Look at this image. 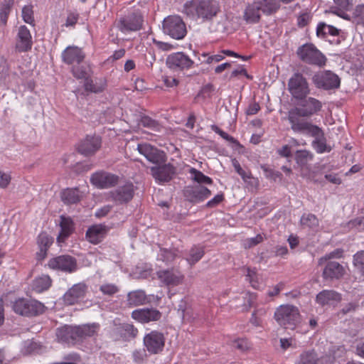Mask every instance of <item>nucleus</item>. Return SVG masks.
<instances>
[{"mask_svg":"<svg viewBox=\"0 0 364 364\" xmlns=\"http://www.w3.org/2000/svg\"><path fill=\"white\" fill-rule=\"evenodd\" d=\"M322 107V102L314 97L304 98L299 107L291 109L288 112L287 119L291 130L296 133L316 126L302 117H311L316 114L321 110Z\"/></svg>","mask_w":364,"mask_h":364,"instance_id":"f257e3e1","label":"nucleus"},{"mask_svg":"<svg viewBox=\"0 0 364 364\" xmlns=\"http://www.w3.org/2000/svg\"><path fill=\"white\" fill-rule=\"evenodd\" d=\"M220 11V6L215 0H190L183 5V12L192 18L209 21Z\"/></svg>","mask_w":364,"mask_h":364,"instance_id":"f03ea898","label":"nucleus"},{"mask_svg":"<svg viewBox=\"0 0 364 364\" xmlns=\"http://www.w3.org/2000/svg\"><path fill=\"white\" fill-rule=\"evenodd\" d=\"M274 318L281 326L294 328L300 321L299 309L290 304L279 306L275 311Z\"/></svg>","mask_w":364,"mask_h":364,"instance_id":"7ed1b4c3","label":"nucleus"},{"mask_svg":"<svg viewBox=\"0 0 364 364\" xmlns=\"http://www.w3.org/2000/svg\"><path fill=\"white\" fill-rule=\"evenodd\" d=\"M162 28L165 34L176 40L183 39L187 33L186 25L178 16H169L165 18Z\"/></svg>","mask_w":364,"mask_h":364,"instance_id":"20e7f679","label":"nucleus"},{"mask_svg":"<svg viewBox=\"0 0 364 364\" xmlns=\"http://www.w3.org/2000/svg\"><path fill=\"white\" fill-rule=\"evenodd\" d=\"M15 313L26 316H36L44 311V305L36 301L26 299H16L12 304Z\"/></svg>","mask_w":364,"mask_h":364,"instance_id":"39448f33","label":"nucleus"},{"mask_svg":"<svg viewBox=\"0 0 364 364\" xmlns=\"http://www.w3.org/2000/svg\"><path fill=\"white\" fill-rule=\"evenodd\" d=\"M296 53L299 58L306 63L322 67L326 63V58L312 44L300 46Z\"/></svg>","mask_w":364,"mask_h":364,"instance_id":"423d86ee","label":"nucleus"},{"mask_svg":"<svg viewBox=\"0 0 364 364\" xmlns=\"http://www.w3.org/2000/svg\"><path fill=\"white\" fill-rule=\"evenodd\" d=\"M143 17L136 13H130L119 18L115 25L117 28L122 33L127 34L131 32L139 31L142 28Z\"/></svg>","mask_w":364,"mask_h":364,"instance_id":"0eeeda50","label":"nucleus"},{"mask_svg":"<svg viewBox=\"0 0 364 364\" xmlns=\"http://www.w3.org/2000/svg\"><path fill=\"white\" fill-rule=\"evenodd\" d=\"M288 90L291 96L296 100H303L310 93L309 83L300 73H295L290 77Z\"/></svg>","mask_w":364,"mask_h":364,"instance_id":"6e6552de","label":"nucleus"},{"mask_svg":"<svg viewBox=\"0 0 364 364\" xmlns=\"http://www.w3.org/2000/svg\"><path fill=\"white\" fill-rule=\"evenodd\" d=\"M297 133L314 137V140L312 142V146L318 154L331 151V148L330 146L326 144V139L324 133L318 126L311 127L306 129L298 132Z\"/></svg>","mask_w":364,"mask_h":364,"instance_id":"1a4fd4ad","label":"nucleus"},{"mask_svg":"<svg viewBox=\"0 0 364 364\" xmlns=\"http://www.w3.org/2000/svg\"><path fill=\"white\" fill-rule=\"evenodd\" d=\"M144 345L151 354L160 353L165 346V337L162 333L152 331L144 337Z\"/></svg>","mask_w":364,"mask_h":364,"instance_id":"9d476101","label":"nucleus"},{"mask_svg":"<svg viewBox=\"0 0 364 364\" xmlns=\"http://www.w3.org/2000/svg\"><path fill=\"white\" fill-rule=\"evenodd\" d=\"M48 266L50 269L71 273L76 271L77 265L76 259L70 255H60L51 258Z\"/></svg>","mask_w":364,"mask_h":364,"instance_id":"9b49d317","label":"nucleus"},{"mask_svg":"<svg viewBox=\"0 0 364 364\" xmlns=\"http://www.w3.org/2000/svg\"><path fill=\"white\" fill-rule=\"evenodd\" d=\"M313 82L317 87L324 90L337 88L340 85L338 76L330 70L316 74L313 77Z\"/></svg>","mask_w":364,"mask_h":364,"instance_id":"f8f14e48","label":"nucleus"},{"mask_svg":"<svg viewBox=\"0 0 364 364\" xmlns=\"http://www.w3.org/2000/svg\"><path fill=\"white\" fill-rule=\"evenodd\" d=\"M87 291V286L84 282L73 285L63 296L64 304L74 305L82 301Z\"/></svg>","mask_w":364,"mask_h":364,"instance_id":"ddd939ff","label":"nucleus"},{"mask_svg":"<svg viewBox=\"0 0 364 364\" xmlns=\"http://www.w3.org/2000/svg\"><path fill=\"white\" fill-rule=\"evenodd\" d=\"M322 277L326 281H335L342 279L346 274L347 266L336 261H328L324 264Z\"/></svg>","mask_w":364,"mask_h":364,"instance_id":"4468645a","label":"nucleus"},{"mask_svg":"<svg viewBox=\"0 0 364 364\" xmlns=\"http://www.w3.org/2000/svg\"><path fill=\"white\" fill-rule=\"evenodd\" d=\"M137 150L152 164H159L165 162L166 161L165 153L149 144H139L137 146Z\"/></svg>","mask_w":364,"mask_h":364,"instance_id":"2eb2a0df","label":"nucleus"},{"mask_svg":"<svg viewBox=\"0 0 364 364\" xmlns=\"http://www.w3.org/2000/svg\"><path fill=\"white\" fill-rule=\"evenodd\" d=\"M194 62L182 52L169 55L166 59L168 67L174 70H188L193 67Z\"/></svg>","mask_w":364,"mask_h":364,"instance_id":"dca6fc26","label":"nucleus"},{"mask_svg":"<svg viewBox=\"0 0 364 364\" xmlns=\"http://www.w3.org/2000/svg\"><path fill=\"white\" fill-rule=\"evenodd\" d=\"M118 180V176L105 171L95 172L90 177L91 183L100 189L114 186L117 184Z\"/></svg>","mask_w":364,"mask_h":364,"instance_id":"f3484780","label":"nucleus"},{"mask_svg":"<svg viewBox=\"0 0 364 364\" xmlns=\"http://www.w3.org/2000/svg\"><path fill=\"white\" fill-rule=\"evenodd\" d=\"M32 46V36L29 29L24 25L19 26L16 36V50L18 53H25L30 50Z\"/></svg>","mask_w":364,"mask_h":364,"instance_id":"a211bd4d","label":"nucleus"},{"mask_svg":"<svg viewBox=\"0 0 364 364\" xmlns=\"http://www.w3.org/2000/svg\"><path fill=\"white\" fill-rule=\"evenodd\" d=\"M134 196V186L132 183H127L108 193V199L117 204L127 203Z\"/></svg>","mask_w":364,"mask_h":364,"instance_id":"6ab92c4d","label":"nucleus"},{"mask_svg":"<svg viewBox=\"0 0 364 364\" xmlns=\"http://www.w3.org/2000/svg\"><path fill=\"white\" fill-rule=\"evenodd\" d=\"M102 145L101 137L97 135H87L79 144L78 151L85 156L93 155Z\"/></svg>","mask_w":364,"mask_h":364,"instance_id":"aec40b11","label":"nucleus"},{"mask_svg":"<svg viewBox=\"0 0 364 364\" xmlns=\"http://www.w3.org/2000/svg\"><path fill=\"white\" fill-rule=\"evenodd\" d=\"M157 276L161 282L168 287H175L183 283L184 275L178 269L160 270Z\"/></svg>","mask_w":364,"mask_h":364,"instance_id":"412c9836","label":"nucleus"},{"mask_svg":"<svg viewBox=\"0 0 364 364\" xmlns=\"http://www.w3.org/2000/svg\"><path fill=\"white\" fill-rule=\"evenodd\" d=\"M211 192L201 185L187 186L184 190V196L191 203H200L210 197Z\"/></svg>","mask_w":364,"mask_h":364,"instance_id":"4be33fe9","label":"nucleus"},{"mask_svg":"<svg viewBox=\"0 0 364 364\" xmlns=\"http://www.w3.org/2000/svg\"><path fill=\"white\" fill-rule=\"evenodd\" d=\"M132 318L141 323L156 321L161 318V313L153 308L136 309L132 313Z\"/></svg>","mask_w":364,"mask_h":364,"instance_id":"5701e85b","label":"nucleus"},{"mask_svg":"<svg viewBox=\"0 0 364 364\" xmlns=\"http://www.w3.org/2000/svg\"><path fill=\"white\" fill-rule=\"evenodd\" d=\"M63 61L68 65H79L85 58V54L82 49L77 46H68L61 54Z\"/></svg>","mask_w":364,"mask_h":364,"instance_id":"b1692460","label":"nucleus"},{"mask_svg":"<svg viewBox=\"0 0 364 364\" xmlns=\"http://www.w3.org/2000/svg\"><path fill=\"white\" fill-rule=\"evenodd\" d=\"M77 333L75 326L65 325L56 330V338L58 342L66 344H74L77 341Z\"/></svg>","mask_w":364,"mask_h":364,"instance_id":"393cba45","label":"nucleus"},{"mask_svg":"<svg viewBox=\"0 0 364 364\" xmlns=\"http://www.w3.org/2000/svg\"><path fill=\"white\" fill-rule=\"evenodd\" d=\"M151 171L153 177L159 183L169 181L176 173V168L170 164L161 166L151 167Z\"/></svg>","mask_w":364,"mask_h":364,"instance_id":"a878e982","label":"nucleus"},{"mask_svg":"<svg viewBox=\"0 0 364 364\" xmlns=\"http://www.w3.org/2000/svg\"><path fill=\"white\" fill-rule=\"evenodd\" d=\"M107 234L106 227L103 225H94L90 227L86 232V239L92 244L100 243Z\"/></svg>","mask_w":364,"mask_h":364,"instance_id":"bb28decb","label":"nucleus"},{"mask_svg":"<svg viewBox=\"0 0 364 364\" xmlns=\"http://www.w3.org/2000/svg\"><path fill=\"white\" fill-rule=\"evenodd\" d=\"M60 218V231L57 238V241L59 243L64 242L74 230L73 222L70 218L61 215Z\"/></svg>","mask_w":364,"mask_h":364,"instance_id":"cd10ccee","label":"nucleus"},{"mask_svg":"<svg viewBox=\"0 0 364 364\" xmlns=\"http://www.w3.org/2000/svg\"><path fill=\"white\" fill-rule=\"evenodd\" d=\"M341 299V294L333 290H323L316 296V301L322 306L332 304Z\"/></svg>","mask_w":364,"mask_h":364,"instance_id":"c85d7f7f","label":"nucleus"},{"mask_svg":"<svg viewBox=\"0 0 364 364\" xmlns=\"http://www.w3.org/2000/svg\"><path fill=\"white\" fill-rule=\"evenodd\" d=\"M107 86V81L105 78H86L84 87L86 91L93 93H100L105 90Z\"/></svg>","mask_w":364,"mask_h":364,"instance_id":"c756f323","label":"nucleus"},{"mask_svg":"<svg viewBox=\"0 0 364 364\" xmlns=\"http://www.w3.org/2000/svg\"><path fill=\"white\" fill-rule=\"evenodd\" d=\"M82 196V193L78 188H65L60 193L61 200L67 205L78 203L81 200Z\"/></svg>","mask_w":364,"mask_h":364,"instance_id":"7c9ffc66","label":"nucleus"},{"mask_svg":"<svg viewBox=\"0 0 364 364\" xmlns=\"http://www.w3.org/2000/svg\"><path fill=\"white\" fill-rule=\"evenodd\" d=\"M127 305L129 306H136L145 304L147 301V296L142 290H135L128 293Z\"/></svg>","mask_w":364,"mask_h":364,"instance_id":"2f4dec72","label":"nucleus"},{"mask_svg":"<svg viewBox=\"0 0 364 364\" xmlns=\"http://www.w3.org/2000/svg\"><path fill=\"white\" fill-rule=\"evenodd\" d=\"M320 359L317 353L311 350H304L298 357L294 364H319Z\"/></svg>","mask_w":364,"mask_h":364,"instance_id":"473e14b6","label":"nucleus"},{"mask_svg":"<svg viewBox=\"0 0 364 364\" xmlns=\"http://www.w3.org/2000/svg\"><path fill=\"white\" fill-rule=\"evenodd\" d=\"M53 243V240L46 233H41L38 237V245L39 247V252H37L38 259H43L46 255L48 247Z\"/></svg>","mask_w":364,"mask_h":364,"instance_id":"72a5a7b5","label":"nucleus"},{"mask_svg":"<svg viewBox=\"0 0 364 364\" xmlns=\"http://www.w3.org/2000/svg\"><path fill=\"white\" fill-rule=\"evenodd\" d=\"M75 328L77 333V341H80L96 334L99 330L100 325L98 323L84 324L75 326Z\"/></svg>","mask_w":364,"mask_h":364,"instance_id":"f704fd0d","label":"nucleus"},{"mask_svg":"<svg viewBox=\"0 0 364 364\" xmlns=\"http://www.w3.org/2000/svg\"><path fill=\"white\" fill-rule=\"evenodd\" d=\"M52 284V280L48 275L42 274L36 277L32 284V289L33 291L41 293L48 290Z\"/></svg>","mask_w":364,"mask_h":364,"instance_id":"c9c22d12","label":"nucleus"},{"mask_svg":"<svg viewBox=\"0 0 364 364\" xmlns=\"http://www.w3.org/2000/svg\"><path fill=\"white\" fill-rule=\"evenodd\" d=\"M255 1L248 5L245 11L244 18L247 23H257L260 18L261 12Z\"/></svg>","mask_w":364,"mask_h":364,"instance_id":"e433bc0d","label":"nucleus"},{"mask_svg":"<svg viewBox=\"0 0 364 364\" xmlns=\"http://www.w3.org/2000/svg\"><path fill=\"white\" fill-rule=\"evenodd\" d=\"M115 331L125 338H135L138 333L137 328L131 323H119L116 325Z\"/></svg>","mask_w":364,"mask_h":364,"instance_id":"4c0bfd02","label":"nucleus"},{"mask_svg":"<svg viewBox=\"0 0 364 364\" xmlns=\"http://www.w3.org/2000/svg\"><path fill=\"white\" fill-rule=\"evenodd\" d=\"M261 13L271 14L275 12L279 7L275 0H258L255 1Z\"/></svg>","mask_w":364,"mask_h":364,"instance_id":"58836bf2","label":"nucleus"},{"mask_svg":"<svg viewBox=\"0 0 364 364\" xmlns=\"http://www.w3.org/2000/svg\"><path fill=\"white\" fill-rule=\"evenodd\" d=\"M204 253L202 246L194 245L189 250L186 259L189 264L193 265L203 257Z\"/></svg>","mask_w":364,"mask_h":364,"instance_id":"ea45409f","label":"nucleus"},{"mask_svg":"<svg viewBox=\"0 0 364 364\" xmlns=\"http://www.w3.org/2000/svg\"><path fill=\"white\" fill-rule=\"evenodd\" d=\"M335 6H332L330 9L331 12L343 18H346L344 11H346L350 7L349 0H333Z\"/></svg>","mask_w":364,"mask_h":364,"instance_id":"a19ab883","label":"nucleus"},{"mask_svg":"<svg viewBox=\"0 0 364 364\" xmlns=\"http://www.w3.org/2000/svg\"><path fill=\"white\" fill-rule=\"evenodd\" d=\"M339 30L336 27L328 25L325 23H320L316 28V34L318 36L324 37L326 35L336 36L339 35Z\"/></svg>","mask_w":364,"mask_h":364,"instance_id":"79ce46f5","label":"nucleus"},{"mask_svg":"<svg viewBox=\"0 0 364 364\" xmlns=\"http://www.w3.org/2000/svg\"><path fill=\"white\" fill-rule=\"evenodd\" d=\"M13 4L14 0H4L1 4L0 9V26H5L6 25Z\"/></svg>","mask_w":364,"mask_h":364,"instance_id":"37998d69","label":"nucleus"},{"mask_svg":"<svg viewBox=\"0 0 364 364\" xmlns=\"http://www.w3.org/2000/svg\"><path fill=\"white\" fill-rule=\"evenodd\" d=\"M189 173L191 174V179L199 184H210L213 182L210 177L204 175L201 171L196 169L195 168H191Z\"/></svg>","mask_w":364,"mask_h":364,"instance_id":"c03bdc74","label":"nucleus"},{"mask_svg":"<svg viewBox=\"0 0 364 364\" xmlns=\"http://www.w3.org/2000/svg\"><path fill=\"white\" fill-rule=\"evenodd\" d=\"M313 154L306 149L298 150L295 154V160L301 166L306 165L309 161L313 159Z\"/></svg>","mask_w":364,"mask_h":364,"instance_id":"a18cd8bd","label":"nucleus"},{"mask_svg":"<svg viewBox=\"0 0 364 364\" xmlns=\"http://www.w3.org/2000/svg\"><path fill=\"white\" fill-rule=\"evenodd\" d=\"M177 255L176 250L161 249L158 257L159 259L168 263L174 260Z\"/></svg>","mask_w":364,"mask_h":364,"instance_id":"49530a36","label":"nucleus"},{"mask_svg":"<svg viewBox=\"0 0 364 364\" xmlns=\"http://www.w3.org/2000/svg\"><path fill=\"white\" fill-rule=\"evenodd\" d=\"M300 222L302 225L311 228H316L318 225V220L316 215L311 213L304 214L301 218Z\"/></svg>","mask_w":364,"mask_h":364,"instance_id":"de8ad7c7","label":"nucleus"},{"mask_svg":"<svg viewBox=\"0 0 364 364\" xmlns=\"http://www.w3.org/2000/svg\"><path fill=\"white\" fill-rule=\"evenodd\" d=\"M232 346L241 352H246L250 350L251 343L246 338H237L232 341Z\"/></svg>","mask_w":364,"mask_h":364,"instance_id":"09e8293b","label":"nucleus"},{"mask_svg":"<svg viewBox=\"0 0 364 364\" xmlns=\"http://www.w3.org/2000/svg\"><path fill=\"white\" fill-rule=\"evenodd\" d=\"M139 124L154 131H159L160 129V124L156 120L152 119L148 116L142 117L140 119Z\"/></svg>","mask_w":364,"mask_h":364,"instance_id":"8fccbe9b","label":"nucleus"},{"mask_svg":"<svg viewBox=\"0 0 364 364\" xmlns=\"http://www.w3.org/2000/svg\"><path fill=\"white\" fill-rule=\"evenodd\" d=\"M355 267L364 276V251L358 252L353 256Z\"/></svg>","mask_w":364,"mask_h":364,"instance_id":"3c124183","label":"nucleus"},{"mask_svg":"<svg viewBox=\"0 0 364 364\" xmlns=\"http://www.w3.org/2000/svg\"><path fill=\"white\" fill-rule=\"evenodd\" d=\"M22 18L23 20L28 24L33 25L34 18L33 6L31 5H26L22 9Z\"/></svg>","mask_w":364,"mask_h":364,"instance_id":"603ef678","label":"nucleus"},{"mask_svg":"<svg viewBox=\"0 0 364 364\" xmlns=\"http://www.w3.org/2000/svg\"><path fill=\"white\" fill-rule=\"evenodd\" d=\"M100 290L104 295L112 296L117 293L119 289L114 284L105 283L100 286Z\"/></svg>","mask_w":364,"mask_h":364,"instance_id":"864d4df0","label":"nucleus"},{"mask_svg":"<svg viewBox=\"0 0 364 364\" xmlns=\"http://www.w3.org/2000/svg\"><path fill=\"white\" fill-rule=\"evenodd\" d=\"M263 241V237L258 234L254 237L246 238L242 241V246L245 249H250Z\"/></svg>","mask_w":364,"mask_h":364,"instance_id":"5fc2aeb1","label":"nucleus"},{"mask_svg":"<svg viewBox=\"0 0 364 364\" xmlns=\"http://www.w3.org/2000/svg\"><path fill=\"white\" fill-rule=\"evenodd\" d=\"M232 166H234L236 172L242 177L245 182H247L248 179L252 178L251 173L243 170L236 159L232 160Z\"/></svg>","mask_w":364,"mask_h":364,"instance_id":"6e6d98bb","label":"nucleus"},{"mask_svg":"<svg viewBox=\"0 0 364 364\" xmlns=\"http://www.w3.org/2000/svg\"><path fill=\"white\" fill-rule=\"evenodd\" d=\"M349 229H356L358 231H364V217L355 218L347 224Z\"/></svg>","mask_w":364,"mask_h":364,"instance_id":"4d7b16f0","label":"nucleus"},{"mask_svg":"<svg viewBox=\"0 0 364 364\" xmlns=\"http://www.w3.org/2000/svg\"><path fill=\"white\" fill-rule=\"evenodd\" d=\"M245 303L243 304V310L247 311L252 307L257 300V294L255 293H247L244 297Z\"/></svg>","mask_w":364,"mask_h":364,"instance_id":"13d9d810","label":"nucleus"},{"mask_svg":"<svg viewBox=\"0 0 364 364\" xmlns=\"http://www.w3.org/2000/svg\"><path fill=\"white\" fill-rule=\"evenodd\" d=\"M182 318L184 321L188 322H193L195 321L198 315L196 313H194L192 309L188 308L186 309L181 310Z\"/></svg>","mask_w":364,"mask_h":364,"instance_id":"bf43d9fd","label":"nucleus"},{"mask_svg":"<svg viewBox=\"0 0 364 364\" xmlns=\"http://www.w3.org/2000/svg\"><path fill=\"white\" fill-rule=\"evenodd\" d=\"M341 256V252L338 250L331 252L319 258L318 260V265L323 266L327 262L331 261V259L335 257H340Z\"/></svg>","mask_w":364,"mask_h":364,"instance_id":"052dcab7","label":"nucleus"},{"mask_svg":"<svg viewBox=\"0 0 364 364\" xmlns=\"http://www.w3.org/2000/svg\"><path fill=\"white\" fill-rule=\"evenodd\" d=\"M246 279L250 282L253 288H257L259 283L257 281V277L256 271L251 269H247V274L246 275Z\"/></svg>","mask_w":364,"mask_h":364,"instance_id":"680f3d73","label":"nucleus"},{"mask_svg":"<svg viewBox=\"0 0 364 364\" xmlns=\"http://www.w3.org/2000/svg\"><path fill=\"white\" fill-rule=\"evenodd\" d=\"M353 15L358 23L364 24V4L358 5L354 10Z\"/></svg>","mask_w":364,"mask_h":364,"instance_id":"e2e57ef3","label":"nucleus"},{"mask_svg":"<svg viewBox=\"0 0 364 364\" xmlns=\"http://www.w3.org/2000/svg\"><path fill=\"white\" fill-rule=\"evenodd\" d=\"M11 181V176L9 173L0 171V188L6 189Z\"/></svg>","mask_w":364,"mask_h":364,"instance_id":"0e129e2a","label":"nucleus"},{"mask_svg":"<svg viewBox=\"0 0 364 364\" xmlns=\"http://www.w3.org/2000/svg\"><path fill=\"white\" fill-rule=\"evenodd\" d=\"M72 73L77 79L87 78V72L82 66H75V65H73L72 68Z\"/></svg>","mask_w":364,"mask_h":364,"instance_id":"69168bd1","label":"nucleus"},{"mask_svg":"<svg viewBox=\"0 0 364 364\" xmlns=\"http://www.w3.org/2000/svg\"><path fill=\"white\" fill-rule=\"evenodd\" d=\"M79 14L76 12L70 13L66 18L65 26L66 27L74 26L77 22Z\"/></svg>","mask_w":364,"mask_h":364,"instance_id":"338daca9","label":"nucleus"},{"mask_svg":"<svg viewBox=\"0 0 364 364\" xmlns=\"http://www.w3.org/2000/svg\"><path fill=\"white\" fill-rule=\"evenodd\" d=\"M224 200V195L223 193L217 194L213 198L208 201L206 207L214 208L220 204Z\"/></svg>","mask_w":364,"mask_h":364,"instance_id":"774afa93","label":"nucleus"}]
</instances>
